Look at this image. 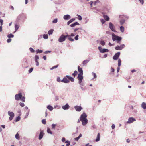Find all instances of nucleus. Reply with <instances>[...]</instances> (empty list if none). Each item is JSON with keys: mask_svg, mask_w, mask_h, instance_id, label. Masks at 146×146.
Instances as JSON below:
<instances>
[{"mask_svg": "<svg viewBox=\"0 0 146 146\" xmlns=\"http://www.w3.org/2000/svg\"><path fill=\"white\" fill-rule=\"evenodd\" d=\"M66 77L69 79V80H70V81L72 82H74V78L70 76H69L68 75H67Z\"/></svg>", "mask_w": 146, "mask_h": 146, "instance_id": "obj_24", "label": "nucleus"}, {"mask_svg": "<svg viewBox=\"0 0 146 146\" xmlns=\"http://www.w3.org/2000/svg\"><path fill=\"white\" fill-rule=\"evenodd\" d=\"M77 15L78 16V19L79 20H81L82 19V17L79 15Z\"/></svg>", "mask_w": 146, "mask_h": 146, "instance_id": "obj_50", "label": "nucleus"}, {"mask_svg": "<svg viewBox=\"0 0 146 146\" xmlns=\"http://www.w3.org/2000/svg\"><path fill=\"white\" fill-rule=\"evenodd\" d=\"M109 27L111 30L113 32H115V27L114 25L111 23H109Z\"/></svg>", "mask_w": 146, "mask_h": 146, "instance_id": "obj_7", "label": "nucleus"}, {"mask_svg": "<svg viewBox=\"0 0 146 146\" xmlns=\"http://www.w3.org/2000/svg\"><path fill=\"white\" fill-rule=\"evenodd\" d=\"M87 117V115L86 113L84 112L81 115L80 117V120H85L86 119Z\"/></svg>", "mask_w": 146, "mask_h": 146, "instance_id": "obj_9", "label": "nucleus"}, {"mask_svg": "<svg viewBox=\"0 0 146 146\" xmlns=\"http://www.w3.org/2000/svg\"><path fill=\"white\" fill-rule=\"evenodd\" d=\"M43 38L44 39H47L48 38V36L47 34H44L43 35Z\"/></svg>", "mask_w": 146, "mask_h": 146, "instance_id": "obj_31", "label": "nucleus"}, {"mask_svg": "<svg viewBox=\"0 0 146 146\" xmlns=\"http://www.w3.org/2000/svg\"><path fill=\"white\" fill-rule=\"evenodd\" d=\"M75 18H74L71 19L67 22V24L68 25H69L71 23L74 21L75 20Z\"/></svg>", "mask_w": 146, "mask_h": 146, "instance_id": "obj_22", "label": "nucleus"}, {"mask_svg": "<svg viewBox=\"0 0 146 146\" xmlns=\"http://www.w3.org/2000/svg\"><path fill=\"white\" fill-rule=\"evenodd\" d=\"M79 25V24L77 22H76L74 23H73L72 24H71L70 25V26L72 27H74L75 26L77 25Z\"/></svg>", "mask_w": 146, "mask_h": 146, "instance_id": "obj_21", "label": "nucleus"}, {"mask_svg": "<svg viewBox=\"0 0 146 146\" xmlns=\"http://www.w3.org/2000/svg\"><path fill=\"white\" fill-rule=\"evenodd\" d=\"M121 60L120 59H119L118 60V67L117 68V72L118 73L119 72V70L120 68L119 67L121 66Z\"/></svg>", "mask_w": 146, "mask_h": 146, "instance_id": "obj_15", "label": "nucleus"}, {"mask_svg": "<svg viewBox=\"0 0 146 146\" xmlns=\"http://www.w3.org/2000/svg\"><path fill=\"white\" fill-rule=\"evenodd\" d=\"M103 17H104V19L106 20L107 21H109V20L110 18L107 15H104Z\"/></svg>", "mask_w": 146, "mask_h": 146, "instance_id": "obj_27", "label": "nucleus"}, {"mask_svg": "<svg viewBox=\"0 0 146 146\" xmlns=\"http://www.w3.org/2000/svg\"><path fill=\"white\" fill-rule=\"evenodd\" d=\"M100 44L102 46H104L105 45V42L104 40H101L100 42Z\"/></svg>", "mask_w": 146, "mask_h": 146, "instance_id": "obj_37", "label": "nucleus"}, {"mask_svg": "<svg viewBox=\"0 0 146 146\" xmlns=\"http://www.w3.org/2000/svg\"><path fill=\"white\" fill-rule=\"evenodd\" d=\"M78 72L76 71H75L74 73L72 74V75L74 77H75L77 75Z\"/></svg>", "mask_w": 146, "mask_h": 146, "instance_id": "obj_41", "label": "nucleus"}, {"mask_svg": "<svg viewBox=\"0 0 146 146\" xmlns=\"http://www.w3.org/2000/svg\"><path fill=\"white\" fill-rule=\"evenodd\" d=\"M89 62V60H84L82 62V64L83 66L85 65L87 63H88Z\"/></svg>", "mask_w": 146, "mask_h": 146, "instance_id": "obj_28", "label": "nucleus"}, {"mask_svg": "<svg viewBox=\"0 0 146 146\" xmlns=\"http://www.w3.org/2000/svg\"><path fill=\"white\" fill-rule=\"evenodd\" d=\"M67 36H67V37L68 39V40L70 41H74V40L72 38L70 37V36H68V35L67 34Z\"/></svg>", "mask_w": 146, "mask_h": 146, "instance_id": "obj_29", "label": "nucleus"}, {"mask_svg": "<svg viewBox=\"0 0 146 146\" xmlns=\"http://www.w3.org/2000/svg\"><path fill=\"white\" fill-rule=\"evenodd\" d=\"M53 30L52 29H51L49 30L48 32V34L49 35H51L52 34Z\"/></svg>", "mask_w": 146, "mask_h": 146, "instance_id": "obj_39", "label": "nucleus"}, {"mask_svg": "<svg viewBox=\"0 0 146 146\" xmlns=\"http://www.w3.org/2000/svg\"><path fill=\"white\" fill-rule=\"evenodd\" d=\"M98 49L101 53H104L109 52V50L105 48H102L101 46L98 47Z\"/></svg>", "mask_w": 146, "mask_h": 146, "instance_id": "obj_6", "label": "nucleus"}, {"mask_svg": "<svg viewBox=\"0 0 146 146\" xmlns=\"http://www.w3.org/2000/svg\"><path fill=\"white\" fill-rule=\"evenodd\" d=\"M11 41V39L9 38L7 40V42L8 43H9Z\"/></svg>", "mask_w": 146, "mask_h": 146, "instance_id": "obj_58", "label": "nucleus"}, {"mask_svg": "<svg viewBox=\"0 0 146 146\" xmlns=\"http://www.w3.org/2000/svg\"><path fill=\"white\" fill-rule=\"evenodd\" d=\"M15 137L18 140H19V135L18 133H17L16 134L15 136Z\"/></svg>", "mask_w": 146, "mask_h": 146, "instance_id": "obj_38", "label": "nucleus"}, {"mask_svg": "<svg viewBox=\"0 0 146 146\" xmlns=\"http://www.w3.org/2000/svg\"><path fill=\"white\" fill-rule=\"evenodd\" d=\"M8 114L9 116V119L10 121L12 120L14 116V113L13 112L9 111L8 112Z\"/></svg>", "mask_w": 146, "mask_h": 146, "instance_id": "obj_5", "label": "nucleus"}, {"mask_svg": "<svg viewBox=\"0 0 146 146\" xmlns=\"http://www.w3.org/2000/svg\"><path fill=\"white\" fill-rule=\"evenodd\" d=\"M47 132L48 133H50L51 134H52V131H51V130L49 128H47Z\"/></svg>", "mask_w": 146, "mask_h": 146, "instance_id": "obj_40", "label": "nucleus"}, {"mask_svg": "<svg viewBox=\"0 0 146 146\" xmlns=\"http://www.w3.org/2000/svg\"><path fill=\"white\" fill-rule=\"evenodd\" d=\"M78 71L79 72V73L78 74V78H80L81 77L83 78V72L82 68L80 67L79 66H78Z\"/></svg>", "mask_w": 146, "mask_h": 146, "instance_id": "obj_4", "label": "nucleus"}, {"mask_svg": "<svg viewBox=\"0 0 146 146\" xmlns=\"http://www.w3.org/2000/svg\"><path fill=\"white\" fill-rule=\"evenodd\" d=\"M21 119V117L19 116H18L15 119V121H18L20 120Z\"/></svg>", "mask_w": 146, "mask_h": 146, "instance_id": "obj_36", "label": "nucleus"}, {"mask_svg": "<svg viewBox=\"0 0 146 146\" xmlns=\"http://www.w3.org/2000/svg\"><path fill=\"white\" fill-rule=\"evenodd\" d=\"M3 20L1 19H0V22L1 26L3 24Z\"/></svg>", "mask_w": 146, "mask_h": 146, "instance_id": "obj_56", "label": "nucleus"}, {"mask_svg": "<svg viewBox=\"0 0 146 146\" xmlns=\"http://www.w3.org/2000/svg\"><path fill=\"white\" fill-rule=\"evenodd\" d=\"M44 135V133L43 131H41L40 132L39 137V140H40L42 138Z\"/></svg>", "mask_w": 146, "mask_h": 146, "instance_id": "obj_17", "label": "nucleus"}, {"mask_svg": "<svg viewBox=\"0 0 146 146\" xmlns=\"http://www.w3.org/2000/svg\"><path fill=\"white\" fill-rule=\"evenodd\" d=\"M78 35H77L75 37V39L76 40H78Z\"/></svg>", "mask_w": 146, "mask_h": 146, "instance_id": "obj_57", "label": "nucleus"}, {"mask_svg": "<svg viewBox=\"0 0 146 146\" xmlns=\"http://www.w3.org/2000/svg\"><path fill=\"white\" fill-rule=\"evenodd\" d=\"M125 20L124 19H122L120 21V24L121 25L125 23Z\"/></svg>", "mask_w": 146, "mask_h": 146, "instance_id": "obj_33", "label": "nucleus"}, {"mask_svg": "<svg viewBox=\"0 0 146 146\" xmlns=\"http://www.w3.org/2000/svg\"><path fill=\"white\" fill-rule=\"evenodd\" d=\"M42 122L43 124H45L46 123V119H44L42 120Z\"/></svg>", "mask_w": 146, "mask_h": 146, "instance_id": "obj_46", "label": "nucleus"}, {"mask_svg": "<svg viewBox=\"0 0 146 146\" xmlns=\"http://www.w3.org/2000/svg\"><path fill=\"white\" fill-rule=\"evenodd\" d=\"M119 17H120L122 18H126L127 19H128V16H125V15H120L119 16Z\"/></svg>", "mask_w": 146, "mask_h": 146, "instance_id": "obj_32", "label": "nucleus"}, {"mask_svg": "<svg viewBox=\"0 0 146 146\" xmlns=\"http://www.w3.org/2000/svg\"><path fill=\"white\" fill-rule=\"evenodd\" d=\"M136 121V119L132 117H129L128 119V121L127 122V123L128 124H131L135 121Z\"/></svg>", "mask_w": 146, "mask_h": 146, "instance_id": "obj_8", "label": "nucleus"}, {"mask_svg": "<svg viewBox=\"0 0 146 146\" xmlns=\"http://www.w3.org/2000/svg\"><path fill=\"white\" fill-rule=\"evenodd\" d=\"M83 78H78V83L80 85V86H84V84L82 82V80L83 79Z\"/></svg>", "mask_w": 146, "mask_h": 146, "instance_id": "obj_14", "label": "nucleus"}, {"mask_svg": "<svg viewBox=\"0 0 146 146\" xmlns=\"http://www.w3.org/2000/svg\"><path fill=\"white\" fill-rule=\"evenodd\" d=\"M62 109L64 110H68L70 108V106L68 104H66L65 105L62 106Z\"/></svg>", "mask_w": 146, "mask_h": 146, "instance_id": "obj_11", "label": "nucleus"}, {"mask_svg": "<svg viewBox=\"0 0 146 146\" xmlns=\"http://www.w3.org/2000/svg\"><path fill=\"white\" fill-rule=\"evenodd\" d=\"M92 74L93 76V78L92 79V80L94 81H96V78H97L96 74L94 72H92Z\"/></svg>", "mask_w": 146, "mask_h": 146, "instance_id": "obj_18", "label": "nucleus"}, {"mask_svg": "<svg viewBox=\"0 0 146 146\" xmlns=\"http://www.w3.org/2000/svg\"><path fill=\"white\" fill-rule=\"evenodd\" d=\"M33 68H31L29 71V73H31L32 72V71L33 70Z\"/></svg>", "mask_w": 146, "mask_h": 146, "instance_id": "obj_55", "label": "nucleus"}, {"mask_svg": "<svg viewBox=\"0 0 146 146\" xmlns=\"http://www.w3.org/2000/svg\"><path fill=\"white\" fill-rule=\"evenodd\" d=\"M100 1L99 0H97L94 1V5L95 6L97 4L100 3Z\"/></svg>", "mask_w": 146, "mask_h": 146, "instance_id": "obj_26", "label": "nucleus"}, {"mask_svg": "<svg viewBox=\"0 0 146 146\" xmlns=\"http://www.w3.org/2000/svg\"><path fill=\"white\" fill-rule=\"evenodd\" d=\"M51 52V51H46L45 52V53L46 54H47L49 53H50Z\"/></svg>", "mask_w": 146, "mask_h": 146, "instance_id": "obj_61", "label": "nucleus"}, {"mask_svg": "<svg viewBox=\"0 0 146 146\" xmlns=\"http://www.w3.org/2000/svg\"><path fill=\"white\" fill-rule=\"evenodd\" d=\"M47 108L50 111L52 110L53 109V108L50 105H48Z\"/></svg>", "mask_w": 146, "mask_h": 146, "instance_id": "obj_25", "label": "nucleus"}, {"mask_svg": "<svg viewBox=\"0 0 146 146\" xmlns=\"http://www.w3.org/2000/svg\"><path fill=\"white\" fill-rule=\"evenodd\" d=\"M120 55V52H118L117 53H116L113 57V58L114 60H117L118 59Z\"/></svg>", "mask_w": 146, "mask_h": 146, "instance_id": "obj_12", "label": "nucleus"}, {"mask_svg": "<svg viewBox=\"0 0 146 146\" xmlns=\"http://www.w3.org/2000/svg\"><path fill=\"white\" fill-rule=\"evenodd\" d=\"M115 49L116 50H121V49L120 48V46H118L115 47Z\"/></svg>", "mask_w": 146, "mask_h": 146, "instance_id": "obj_42", "label": "nucleus"}, {"mask_svg": "<svg viewBox=\"0 0 146 146\" xmlns=\"http://www.w3.org/2000/svg\"><path fill=\"white\" fill-rule=\"evenodd\" d=\"M65 143H67L66 144V146H68L70 145V142L68 141H65Z\"/></svg>", "mask_w": 146, "mask_h": 146, "instance_id": "obj_47", "label": "nucleus"}, {"mask_svg": "<svg viewBox=\"0 0 146 146\" xmlns=\"http://www.w3.org/2000/svg\"><path fill=\"white\" fill-rule=\"evenodd\" d=\"M61 82L65 83H68L69 82V81L66 78H65L61 80Z\"/></svg>", "mask_w": 146, "mask_h": 146, "instance_id": "obj_19", "label": "nucleus"}, {"mask_svg": "<svg viewBox=\"0 0 146 146\" xmlns=\"http://www.w3.org/2000/svg\"><path fill=\"white\" fill-rule=\"evenodd\" d=\"M15 98L16 100L19 101L21 100L23 102H25V97L22 96L21 93H19L18 94H16L15 95Z\"/></svg>", "mask_w": 146, "mask_h": 146, "instance_id": "obj_1", "label": "nucleus"}, {"mask_svg": "<svg viewBox=\"0 0 146 146\" xmlns=\"http://www.w3.org/2000/svg\"><path fill=\"white\" fill-rule=\"evenodd\" d=\"M80 121L82 122V124L83 126H85L88 123V120L87 119Z\"/></svg>", "mask_w": 146, "mask_h": 146, "instance_id": "obj_13", "label": "nucleus"}, {"mask_svg": "<svg viewBox=\"0 0 146 146\" xmlns=\"http://www.w3.org/2000/svg\"><path fill=\"white\" fill-rule=\"evenodd\" d=\"M140 2L142 4H143L144 3L143 0H139Z\"/></svg>", "mask_w": 146, "mask_h": 146, "instance_id": "obj_59", "label": "nucleus"}, {"mask_svg": "<svg viewBox=\"0 0 146 146\" xmlns=\"http://www.w3.org/2000/svg\"><path fill=\"white\" fill-rule=\"evenodd\" d=\"M112 37L113 41H117L118 42L120 41L122 39L121 38L116 35L114 33L112 34Z\"/></svg>", "mask_w": 146, "mask_h": 146, "instance_id": "obj_2", "label": "nucleus"}, {"mask_svg": "<svg viewBox=\"0 0 146 146\" xmlns=\"http://www.w3.org/2000/svg\"><path fill=\"white\" fill-rule=\"evenodd\" d=\"M80 139V138L78 137H76V138H74V139L76 141H78V140L79 139Z\"/></svg>", "mask_w": 146, "mask_h": 146, "instance_id": "obj_63", "label": "nucleus"}, {"mask_svg": "<svg viewBox=\"0 0 146 146\" xmlns=\"http://www.w3.org/2000/svg\"><path fill=\"white\" fill-rule=\"evenodd\" d=\"M90 5L91 6V7H92V5L93 4H94V2L92 1H91L90 2Z\"/></svg>", "mask_w": 146, "mask_h": 146, "instance_id": "obj_60", "label": "nucleus"}, {"mask_svg": "<svg viewBox=\"0 0 146 146\" xmlns=\"http://www.w3.org/2000/svg\"><path fill=\"white\" fill-rule=\"evenodd\" d=\"M13 37L14 35L11 33L7 35V37L9 38H13Z\"/></svg>", "mask_w": 146, "mask_h": 146, "instance_id": "obj_34", "label": "nucleus"}, {"mask_svg": "<svg viewBox=\"0 0 146 146\" xmlns=\"http://www.w3.org/2000/svg\"><path fill=\"white\" fill-rule=\"evenodd\" d=\"M120 48L121 49V50L123 49L125 47V45L124 44H122L120 46Z\"/></svg>", "mask_w": 146, "mask_h": 146, "instance_id": "obj_52", "label": "nucleus"}, {"mask_svg": "<svg viewBox=\"0 0 146 146\" xmlns=\"http://www.w3.org/2000/svg\"><path fill=\"white\" fill-rule=\"evenodd\" d=\"M36 52L37 53H41L43 51L42 50H40L39 49H38L36 50Z\"/></svg>", "mask_w": 146, "mask_h": 146, "instance_id": "obj_45", "label": "nucleus"}, {"mask_svg": "<svg viewBox=\"0 0 146 146\" xmlns=\"http://www.w3.org/2000/svg\"><path fill=\"white\" fill-rule=\"evenodd\" d=\"M58 20L57 18L54 19L52 21L53 23H56L57 22Z\"/></svg>", "mask_w": 146, "mask_h": 146, "instance_id": "obj_49", "label": "nucleus"}, {"mask_svg": "<svg viewBox=\"0 0 146 146\" xmlns=\"http://www.w3.org/2000/svg\"><path fill=\"white\" fill-rule=\"evenodd\" d=\"M100 135L99 133L98 134L96 139V142H98L99 141L100 139Z\"/></svg>", "mask_w": 146, "mask_h": 146, "instance_id": "obj_23", "label": "nucleus"}, {"mask_svg": "<svg viewBox=\"0 0 146 146\" xmlns=\"http://www.w3.org/2000/svg\"><path fill=\"white\" fill-rule=\"evenodd\" d=\"M56 124H52V129H54L55 128V126H56Z\"/></svg>", "mask_w": 146, "mask_h": 146, "instance_id": "obj_53", "label": "nucleus"}, {"mask_svg": "<svg viewBox=\"0 0 146 146\" xmlns=\"http://www.w3.org/2000/svg\"><path fill=\"white\" fill-rule=\"evenodd\" d=\"M101 21L102 22V24H103L105 23V21L104 20V19H101Z\"/></svg>", "mask_w": 146, "mask_h": 146, "instance_id": "obj_54", "label": "nucleus"}, {"mask_svg": "<svg viewBox=\"0 0 146 146\" xmlns=\"http://www.w3.org/2000/svg\"><path fill=\"white\" fill-rule=\"evenodd\" d=\"M71 18L70 16L69 15H65L63 17L64 19L65 20H68Z\"/></svg>", "mask_w": 146, "mask_h": 146, "instance_id": "obj_16", "label": "nucleus"}, {"mask_svg": "<svg viewBox=\"0 0 146 146\" xmlns=\"http://www.w3.org/2000/svg\"><path fill=\"white\" fill-rule=\"evenodd\" d=\"M75 34L73 33H72L70 35H68V36H70V37H71V36H75Z\"/></svg>", "mask_w": 146, "mask_h": 146, "instance_id": "obj_62", "label": "nucleus"}, {"mask_svg": "<svg viewBox=\"0 0 146 146\" xmlns=\"http://www.w3.org/2000/svg\"><path fill=\"white\" fill-rule=\"evenodd\" d=\"M120 30L121 32L123 33L124 31V28L123 26H121L120 27Z\"/></svg>", "mask_w": 146, "mask_h": 146, "instance_id": "obj_30", "label": "nucleus"}, {"mask_svg": "<svg viewBox=\"0 0 146 146\" xmlns=\"http://www.w3.org/2000/svg\"><path fill=\"white\" fill-rule=\"evenodd\" d=\"M115 126L114 124H113L111 126V128L112 129H114L115 128Z\"/></svg>", "mask_w": 146, "mask_h": 146, "instance_id": "obj_64", "label": "nucleus"}, {"mask_svg": "<svg viewBox=\"0 0 146 146\" xmlns=\"http://www.w3.org/2000/svg\"><path fill=\"white\" fill-rule=\"evenodd\" d=\"M29 49L31 52L34 53L35 52L34 50L31 47L29 48Z\"/></svg>", "mask_w": 146, "mask_h": 146, "instance_id": "obj_44", "label": "nucleus"}, {"mask_svg": "<svg viewBox=\"0 0 146 146\" xmlns=\"http://www.w3.org/2000/svg\"><path fill=\"white\" fill-rule=\"evenodd\" d=\"M35 61H38L37 60H38L39 58V56L37 55H35Z\"/></svg>", "mask_w": 146, "mask_h": 146, "instance_id": "obj_43", "label": "nucleus"}, {"mask_svg": "<svg viewBox=\"0 0 146 146\" xmlns=\"http://www.w3.org/2000/svg\"><path fill=\"white\" fill-rule=\"evenodd\" d=\"M141 107L144 109H146V103L143 102L141 105Z\"/></svg>", "mask_w": 146, "mask_h": 146, "instance_id": "obj_20", "label": "nucleus"}, {"mask_svg": "<svg viewBox=\"0 0 146 146\" xmlns=\"http://www.w3.org/2000/svg\"><path fill=\"white\" fill-rule=\"evenodd\" d=\"M19 26L17 25H15V31H17L19 28Z\"/></svg>", "mask_w": 146, "mask_h": 146, "instance_id": "obj_35", "label": "nucleus"}, {"mask_svg": "<svg viewBox=\"0 0 146 146\" xmlns=\"http://www.w3.org/2000/svg\"><path fill=\"white\" fill-rule=\"evenodd\" d=\"M58 67V65H56V66H53L52 67V68H50V70H53L54 68H57V67Z\"/></svg>", "mask_w": 146, "mask_h": 146, "instance_id": "obj_48", "label": "nucleus"}, {"mask_svg": "<svg viewBox=\"0 0 146 146\" xmlns=\"http://www.w3.org/2000/svg\"><path fill=\"white\" fill-rule=\"evenodd\" d=\"M68 36L67 35H64L63 34H62L61 36L59 37L58 39V41L60 42H62L66 40V38Z\"/></svg>", "mask_w": 146, "mask_h": 146, "instance_id": "obj_3", "label": "nucleus"}, {"mask_svg": "<svg viewBox=\"0 0 146 146\" xmlns=\"http://www.w3.org/2000/svg\"><path fill=\"white\" fill-rule=\"evenodd\" d=\"M74 108L77 111H80L83 109L82 107L78 106H75Z\"/></svg>", "mask_w": 146, "mask_h": 146, "instance_id": "obj_10", "label": "nucleus"}, {"mask_svg": "<svg viewBox=\"0 0 146 146\" xmlns=\"http://www.w3.org/2000/svg\"><path fill=\"white\" fill-rule=\"evenodd\" d=\"M19 104H20V106L22 107H24L25 106L24 103H22L21 102H20L19 103Z\"/></svg>", "mask_w": 146, "mask_h": 146, "instance_id": "obj_51", "label": "nucleus"}]
</instances>
